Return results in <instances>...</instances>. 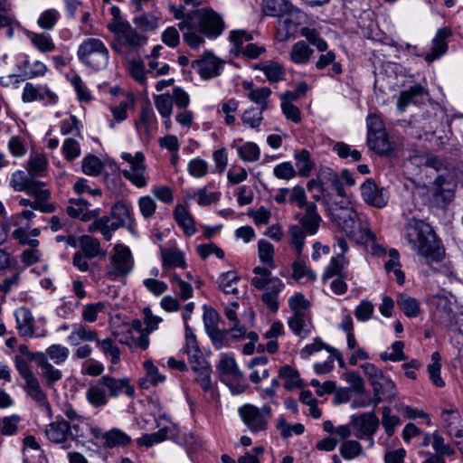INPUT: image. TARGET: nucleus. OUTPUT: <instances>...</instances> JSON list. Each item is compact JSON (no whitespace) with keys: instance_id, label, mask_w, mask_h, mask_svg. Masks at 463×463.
Returning a JSON list of instances; mask_svg holds the SVG:
<instances>
[{"instance_id":"f257e3e1","label":"nucleus","mask_w":463,"mask_h":463,"mask_svg":"<svg viewBox=\"0 0 463 463\" xmlns=\"http://www.w3.org/2000/svg\"><path fill=\"white\" fill-rule=\"evenodd\" d=\"M405 239L411 249L428 264L442 260L444 251L431 227L421 220L412 217L405 226Z\"/></svg>"},{"instance_id":"f03ea898","label":"nucleus","mask_w":463,"mask_h":463,"mask_svg":"<svg viewBox=\"0 0 463 463\" xmlns=\"http://www.w3.org/2000/svg\"><path fill=\"white\" fill-rule=\"evenodd\" d=\"M79 61L86 67L100 71L107 67L109 52L104 43L98 38H87L78 47Z\"/></svg>"},{"instance_id":"7ed1b4c3","label":"nucleus","mask_w":463,"mask_h":463,"mask_svg":"<svg viewBox=\"0 0 463 463\" xmlns=\"http://www.w3.org/2000/svg\"><path fill=\"white\" fill-rule=\"evenodd\" d=\"M14 364L18 373L24 381V389L27 395L40 406L49 410L50 404L47 395L42 389L40 382L32 371L28 362L22 355H16Z\"/></svg>"},{"instance_id":"20e7f679","label":"nucleus","mask_w":463,"mask_h":463,"mask_svg":"<svg viewBox=\"0 0 463 463\" xmlns=\"http://www.w3.org/2000/svg\"><path fill=\"white\" fill-rule=\"evenodd\" d=\"M238 413L244 425L252 433L265 431L272 417V410L268 404L257 407L251 403H246L238 408Z\"/></svg>"},{"instance_id":"39448f33","label":"nucleus","mask_w":463,"mask_h":463,"mask_svg":"<svg viewBox=\"0 0 463 463\" xmlns=\"http://www.w3.org/2000/svg\"><path fill=\"white\" fill-rule=\"evenodd\" d=\"M134 260L128 247L122 244H116L109 262L106 266V276L110 280H118L132 272Z\"/></svg>"},{"instance_id":"423d86ee","label":"nucleus","mask_w":463,"mask_h":463,"mask_svg":"<svg viewBox=\"0 0 463 463\" xmlns=\"http://www.w3.org/2000/svg\"><path fill=\"white\" fill-rule=\"evenodd\" d=\"M121 158L129 165V169L122 171L124 177L138 188L146 186V166L144 154L138 151L132 156L130 153L123 152Z\"/></svg>"},{"instance_id":"0eeeda50","label":"nucleus","mask_w":463,"mask_h":463,"mask_svg":"<svg viewBox=\"0 0 463 463\" xmlns=\"http://www.w3.org/2000/svg\"><path fill=\"white\" fill-rule=\"evenodd\" d=\"M194 20L198 21L200 33L207 37H217L223 30L222 17L212 9L203 8L194 11Z\"/></svg>"},{"instance_id":"6e6552de","label":"nucleus","mask_w":463,"mask_h":463,"mask_svg":"<svg viewBox=\"0 0 463 463\" xmlns=\"http://www.w3.org/2000/svg\"><path fill=\"white\" fill-rule=\"evenodd\" d=\"M223 65L224 61L211 52H204L192 63V67L203 80H210L221 75Z\"/></svg>"},{"instance_id":"1a4fd4ad","label":"nucleus","mask_w":463,"mask_h":463,"mask_svg":"<svg viewBox=\"0 0 463 463\" xmlns=\"http://www.w3.org/2000/svg\"><path fill=\"white\" fill-rule=\"evenodd\" d=\"M440 418L448 434L456 439V443H459L458 439L463 437V418L458 409L447 403L441 410Z\"/></svg>"},{"instance_id":"9d476101","label":"nucleus","mask_w":463,"mask_h":463,"mask_svg":"<svg viewBox=\"0 0 463 463\" xmlns=\"http://www.w3.org/2000/svg\"><path fill=\"white\" fill-rule=\"evenodd\" d=\"M329 214L331 221L345 233V227L352 226V222L356 220L360 213L346 202L343 205L338 203L332 204L329 207Z\"/></svg>"},{"instance_id":"9b49d317","label":"nucleus","mask_w":463,"mask_h":463,"mask_svg":"<svg viewBox=\"0 0 463 463\" xmlns=\"http://www.w3.org/2000/svg\"><path fill=\"white\" fill-rule=\"evenodd\" d=\"M345 234L359 243L375 242V235L370 230L367 219L363 214H359L352 222V226L345 227Z\"/></svg>"},{"instance_id":"f8f14e48","label":"nucleus","mask_w":463,"mask_h":463,"mask_svg":"<svg viewBox=\"0 0 463 463\" xmlns=\"http://www.w3.org/2000/svg\"><path fill=\"white\" fill-rule=\"evenodd\" d=\"M430 304L435 307V317L445 326H450L455 323V314L452 310V302L445 296H432Z\"/></svg>"},{"instance_id":"ddd939ff","label":"nucleus","mask_w":463,"mask_h":463,"mask_svg":"<svg viewBox=\"0 0 463 463\" xmlns=\"http://www.w3.org/2000/svg\"><path fill=\"white\" fill-rule=\"evenodd\" d=\"M99 383L108 390L109 396L114 398L121 394H126L130 397L135 392L133 386L129 383V379L127 377L114 378L109 375H103L99 379Z\"/></svg>"},{"instance_id":"4468645a","label":"nucleus","mask_w":463,"mask_h":463,"mask_svg":"<svg viewBox=\"0 0 463 463\" xmlns=\"http://www.w3.org/2000/svg\"><path fill=\"white\" fill-rule=\"evenodd\" d=\"M274 200L279 204L296 203L298 207L304 208L307 203V195L304 188L297 184L292 188H279L274 195Z\"/></svg>"},{"instance_id":"2eb2a0df","label":"nucleus","mask_w":463,"mask_h":463,"mask_svg":"<svg viewBox=\"0 0 463 463\" xmlns=\"http://www.w3.org/2000/svg\"><path fill=\"white\" fill-rule=\"evenodd\" d=\"M361 194L364 201L372 206L383 208L387 204L383 189L379 188L372 179H367L361 185Z\"/></svg>"},{"instance_id":"dca6fc26","label":"nucleus","mask_w":463,"mask_h":463,"mask_svg":"<svg viewBox=\"0 0 463 463\" xmlns=\"http://www.w3.org/2000/svg\"><path fill=\"white\" fill-rule=\"evenodd\" d=\"M16 318V329L19 335L25 338L33 336H44L45 333L36 335L34 332V317L32 312L25 307L19 308L14 313Z\"/></svg>"},{"instance_id":"f3484780","label":"nucleus","mask_w":463,"mask_h":463,"mask_svg":"<svg viewBox=\"0 0 463 463\" xmlns=\"http://www.w3.org/2000/svg\"><path fill=\"white\" fill-rule=\"evenodd\" d=\"M10 185L14 191L26 192L27 194H35L37 188L43 187L45 184L36 179H33L30 175H26L22 170H17L12 175Z\"/></svg>"},{"instance_id":"a211bd4d","label":"nucleus","mask_w":463,"mask_h":463,"mask_svg":"<svg viewBox=\"0 0 463 463\" xmlns=\"http://www.w3.org/2000/svg\"><path fill=\"white\" fill-rule=\"evenodd\" d=\"M178 28L183 32L184 41L190 48L196 50L204 43L203 37L197 33L196 23L193 15L180 21Z\"/></svg>"},{"instance_id":"6ab92c4d","label":"nucleus","mask_w":463,"mask_h":463,"mask_svg":"<svg viewBox=\"0 0 463 463\" xmlns=\"http://www.w3.org/2000/svg\"><path fill=\"white\" fill-rule=\"evenodd\" d=\"M451 30L448 27L438 29L432 40V48L430 52L425 55V61L427 62H432L433 61L439 59L447 52V39L451 36Z\"/></svg>"},{"instance_id":"aec40b11","label":"nucleus","mask_w":463,"mask_h":463,"mask_svg":"<svg viewBox=\"0 0 463 463\" xmlns=\"http://www.w3.org/2000/svg\"><path fill=\"white\" fill-rule=\"evenodd\" d=\"M35 197L34 201H31L29 199H21L20 204L22 206H30L33 210H39L42 213H51L54 212L55 207L48 202V199L51 196V192L48 189L43 187L37 188V192L35 194H29Z\"/></svg>"},{"instance_id":"412c9836","label":"nucleus","mask_w":463,"mask_h":463,"mask_svg":"<svg viewBox=\"0 0 463 463\" xmlns=\"http://www.w3.org/2000/svg\"><path fill=\"white\" fill-rule=\"evenodd\" d=\"M299 14L298 9L297 12H290L289 14L279 16L276 38L279 42L288 40L296 32L298 22L295 21L297 15Z\"/></svg>"},{"instance_id":"4be33fe9","label":"nucleus","mask_w":463,"mask_h":463,"mask_svg":"<svg viewBox=\"0 0 463 463\" xmlns=\"http://www.w3.org/2000/svg\"><path fill=\"white\" fill-rule=\"evenodd\" d=\"M71 332L67 337V342L71 345H78L80 342H96L98 341V332L88 326L75 323L71 326Z\"/></svg>"},{"instance_id":"5701e85b","label":"nucleus","mask_w":463,"mask_h":463,"mask_svg":"<svg viewBox=\"0 0 463 463\" xmlns=\"http://www.w3.org/2000/svg\"><path fill=\"white\" fill-rule=\"evenodd\" d=\"M426 95V90L420 85H414L402 91L397 98V109L400 112L406 110L410 104H417Z\"/></svg>"},{"instance_id":"b1692460","label":"nucleus","mask_w":463,"mask_h":463,"mask_svg":"<svg viewBox=\"0 0 463 463\" xmlns=\"http://www.w3.org/2000/svg\"><path fill=\"white\" fill-rule=\"evenodd\" d=\"M45 435L53 443H63L71 435L70 425L64 420L52 422L46 426Z\"/></svg>"},{"instance_id":"393cba45","label":"nucleus","mask_w":463,"mask_h":463,"mask_svg":"<svg viewBox=\"0 0 463 463\" xmlns=\"http://www.w3.org/2000/svg\"><path fill=\"white\" fill-rule=\"evenodd\" d=\"M160 257L162 260V267L164 269H185L187 267L184 253L177 248L166 249L160 247Z\"/></svg>"},{"instance_id":"a878e982","label":"nucleus","mask_w":463,"mask_h":463,"mask_svg":"<svg viewBox=\"0 0 463 463\" xmlns=\"http://www.w3.org/2000/svg\"><path fill=\"white\" fill-rule=\"evenodd\" d=\"M352 423L364 434L372 437L377 430L379 420L373 412L352 417Z\"/></svg>"},{"instance_id":"bb28decb","label":"nucleus","mask_w":463,"mask_h":463,"mask_svg":"<svg viewBox=\"0 0 463 463\" xmlns=\"http://www.w3.org/2000/svg\"><path fill=\"white\" fill-rule=\"evenodd\" d=\"M304 207L306 213L300 219V227H302L308 235H315L317 232L321 221L317 212V205L314 203H307Z\"/></svg>"},{"instance_id":"cd10ccee","label":"nucleus","mask_w":463,"mask_h":463,"mask_svg":"<svg viewBox=\"0 0 463 463\" xmlns=\"http://www.w3.org/2000/svg\"><path fill=\"white\" fill-rule=\"evenodd\" d=\"M262 11L268 16L278 18L290 12H297L288 0H263Z\"/></svg>"},{"instance_id":"c85d7f7f","label":"nucleus","mask_w":463,"mask_h":463,"mask_svg":"<svg viewBox=\"0 0 463 463\" xmlns=\"http://www.w3.org/2000/svg\"><path fill=\"white\" fill-rule=\"evenodd\" d=\"M118 33L123 43L135 51H137L138 48L147 42V38L145 35L139 33L137 29L131 27L129 24L122 25Z\"/></svg>"},{"instance_id":"c756f323","label":"nucleus","mask_w":463,"mask_h":463,"mask_svg":"<svg viewBox=\"0 0 463 463\" xmlns=\"http://www.w3.org/2000/svg\"><path fill=\"white\" fill-rule=\"evenodd\" d=\"M113 335L118 343L127 345L131 350H135L137 347L146 350L150 344L149 338H146V335L134 338L130 328H128L126 331H116Z\"/></svg>"},{"instance_id":"7c9ffc66","label":"nucleus","mask_w":463,"mask_h":463,"mask_svg":"<svg viewBox=\"0 0 463 463\" xmlns=\"http://www.w3.org/2000/svg\"><path fill=\"white\" fill-rule=\"evenodd\" d=\"M38 367L41 369V375L44 379L48 387H52L57 382L62 378V373L60 369L55 368L44 355H38Z\"/></svg>"},{"instance_id":"2f4dec72","label":"nucleus","mask_w":463,"mask_h":463,"mask_svg":"<svg viewBox=\"0 0 463 463\" xmlns=\"http://www.w3.org/2000/svg\"><path fill=\"white\" fill-rule=\"evenodd\" d=\"M49 163L43 154H32L26 163V170L33 179L43 177L47 172Z\"/></svg>"},{"instance_id":"473e14b6","label":"nucleus","mask_w":463,"mask_h":463,"mask_svg":"<svg viewBox=\"0 0 463 463\" xmlns=\"http://www.w3.org/2000/svg\"><path fill=\"white\" fill-rule=\"evenodd\" d=\"M367 145L371 150L379 155H389L392 152V145L386 131H380L378 134L372 132L370 135H367Z\"/></svg>"},{"instance_id":"72a5a7b5","label":"nucleus","mask_w":463,"mask_h":463,"mask_svg":"<svg viewBox=\"0 0 463 463\" xmlns=\"http://www.w3.org/2000/svg\"><path fill=\"white\" fill-rule=\"evenodd\" d=\"M161 14L154 11L143 12L133 18V24L142 31H154L158 28Z\"/></svg>"},{"instance_id":"f704fd0d","label":"nucleus","mask_w":463,"mask_h":463,"mask_svg":"<svg viewBox=\"0 0 463 463\" xmlns=\"http://www.w3.org/2000/svg\"><path fill=\"white\" fill-rule=\"evenodd\" d=\"M174 215L176 222L186 235L192 236L195 233L194 219L184 206L178 204L174 211Z\"/></svg>"},{"instance_id":"c9c22d12","label":"nucleus","mask_w":463,"mask_h":463,"mask_svg":"<svg viewBox=\"0 0 463 463\" xmlns=\"http://www.w3.org/2000/svg\"><path fill=\"white\" fill-rule=\"evenodd\" d=\"M255 70L263 71L268 80L271 83L282 80L285 76L283 67L275 61H267L254 65Z\"/></svg>"},{"instance_id":"e433bc0d","label":"nucleus","mask_w":463,"mask_h":463,"mask_svg":"<svg viewBox=\"0 0 463 463\" xmlns=\"http://www.w3.org/2000/svg\"><path fill=\"white\" fill-rule=\"evenodd\" d=\"M114 221H111L112 229L118 230L130 221V206L125 202L117 203L111 210Z\"/></svg>"},{"instance_id":"4c0bfd02","label":"nucleus","mask_w":463,"mask_h":463,"mask_svg":"<svg viewBox=\"0 0 463 463\" xmlns=\"http://www.w3.org/2000/svg\"><path fill=\"white\" fill-rule=\"evenodd\" d=\"M79 246L83 254L90 259L96 258L99 255L104 256L105 252L100 250V243L98 239L90 235H82L79 238Z\"/></svg>"},{"instance_id":"58836bf2","label":"nucleus","mask_w":463,"mask_h":463,"mask_svg":"<svg viewBox=\"0 0 463 463\" xmlns=\"http://www.w3.org/2000/svg\"><path fill=\"white\" fill-rule=\"evenodd\" d=\"M217 370L221 373L222 377L232 376L237 379L241 376L233 356L228 354H221L217 364Z\"/></svg>"},{"instance_id":"ea45409f","label":"nucleus","mask_w":463,"mask_h":463,"mask_svg":"<svg viewBox=\"0 0 463 463\" xmlns=\"http://www.w3.org/2000/svg\"><path fill=\"white\" fill-rule=\"evenodd\" d=\"M349 261L345 256L332 257L329 264L326 267L322 279L326 280L337 276L345 277L344 270L347 267Z\"/></svg>"},{"instance_id":"a19ab883","label":"nucleus","mask_w":463,"mask_h":463,"mask_svg":"<svg viewBox=\"0 0 463 463\" xmlns=\"http://www.w3.org/2000/svg\"><path fill=\"white\" fill-rule=\"evenodd\" d=\"M157 428H159V430L156 432L145 434L139 439H137V444L138 446H145L146 448H150L155 444H158L165 440L170 432V427L161 426V423H157Z\"/></svg>"},{"instance_id":"79ce46f5","label":"nucleus","mask_w":463,"mask_h":463,"mask_svg":"<svg viewBox=\"0 0 463 463\" xmlns=\"http://www.w3.org/2000/svg\"><path fill=\"white\" fill-rule=\"evenodd\" d=\"M313 50L304 41H298L293 44L289 52V58L295 64H306L309 61Z\"/></svg>"},{"instance_id":"37998d69","label":"nucleus","mask_w":463,"mask_h":463,"mask_svg":"<svg viewBox=\"0 0 463 463\" xmlns=\"http://www.w3.org/2000/svg\"><path fill=\"white\" fill-rule=\"evenodd\" d=\"M288 234L289 238V244L295 250L296 256L301 257L305 245V239L307 233L299 225H291L288 228Z\"/></svg>"},{"instance_id":"c03bdc74","label":"nucleus","mask_w":463,"mask_h":463,"mask_svg":"<svg viewBox=\"0 0 463 463\" xmlns=\"http://www.w3.org/2000/svg\"><path fill=\"white\" fill-rule=\"evenodd\" d=\"M397 305L399 308L404 313V315L408 317H416L420 310L419 301L407 295V294H400L397 297Z\"/></svg>"},{"instance_id":"a18cd8bd","label":"nucleus","mask_w":463,"mask_h":463,"mask_svg":"<svg viewBox=\"0 0 463 463\" xmlns=\"http://www.w3.org/2000/svg\"><path fill=\"white\" fill-rule=\"evenodd\" d=\"M326 184H328L339 196L344 195V185L341 177L330 169L323 171L320 175L319 185L321 190H324Z\"/></svg>"},{"instance_id":"49530a36","label":"nucleus","mask_w":463,"mask_h":463,"mask_svg":"<svg viewBox=\"0 0 463 463\" xmlns=\"http://www.w3.org/2000/svg\"><path fill=\"white\" fill-rule=\"evenodd\" d=\"M96 345L104 356L110 359L112 364H118L120 362L121 352L111 338L98 339Z\"/></svg>"},{"instance_id":"de8ad7c7","label":"nucleus","mask_w":463,"mask_h":463,"mask_svg":"<svg viewBox=\"0 0 463 463\" xmlns=\"http://www.w3.org/2000/svg\"><path fill=\"white\" fill-rule=\"evenodd\" d=\"M453 184L438 176L433 183V194L443 202H450L454 196Z\"/></svg>"},{"instance_id":"09e8293b","label":"nucleus","mask_w":463,"mask_h":463,"mask_svg":"<svg viewBox=\"0 0 463 463\" xmlns=\"http://www.w3.org/2000/svg\"><path fill=\"white\" fill-rule=\"evenodd\" d=\"M86 399L93 407H102L108 404L109 400L106 395L104 387L97 384L90 385L86 391Z\"/></svg>"},{"instance_id":"8fccbe9b","label":"nucleus","mask_w":463,"mask_h":463,"mask_svg":"<svg viewBox=\"0 0 463 463\" xmlns=\"http://www.w3.org/2000/svg\"><path fill=\"white\" fill-rule=\"evenodd\" d=\"M94 219L95 221L89 225L88 231L90 232H99L106 241H110L113 232L116 231L115 229H112L111 220L107 216L100 218L98 216Z\"/></svg>"},{"instance_id":"3c124183","label":"nucleus","mask_w":463,"mask_h":463,"mask_svg":"<svg viewBox=\"0 0 463 463\" xmlns=\"http://www.w3.org/2000/svg\"><path fill=\"white\" fill-rule=\"evenodd\" d=\"M306 278L308 281H315L317 279V274L310 269L301 260V257L296 256V260L292 263V279L299 280Z\"/></svg>"},{"instance_id":"603ef678","label":"nucleus","mask_w":463,"mask_h":463,"mask_svg":"<svg viewBox=\"0 0 463 463\" xmlns=\"http://www.w3.org/2000/svg\"><path fill=\"white\" fill-rule=\"evenodd\" d=\"M389 260L385 263V269L388 273L393 272L396 281L402 285L404 283L405 276L400 267V254L395 249L389 250Z\"/></svg>"},{"instance_id":"864d4df0","label":"nucleus","mask_w":463,"mask_h":463,"mask_svg":"<svg viewBox=\"0 0 463 463\" xmlns=\"http://www.w3.org/2000/svg\"><path fill=\"white\" fill-rule=\"evenodd\" d=\"M239 157L245 162H256L260 159V150L254 142H245L236 147Z\"/></svg>"},{"instance_id":"5fc2aeb1","label":"nucleus","mask_w":463,"mask_h":463,"mask_svg":"<svg viewBox=\"0 0 463 463\" xmlns=\"http://www.w3.org/2000/svg\"><path fill=\"white\" fill-rule=\"evenodd\" d=\"M43 354L48 360L50 359L54 364L60 365L68 360L70 350L62 345L54 344L50 345Z\"/></svg>"},{"instance_id":"6e6d98bb","label":"nucleus","mask_w":463,"mask_h":463,"mask_svg":"<svg viewBox=\"0 0 463 463\" xmlns=\"http://www.w3.org/2000/svg\"><path fill=\"white\" fill-rule=\"evenodd\" d=\"M295 160L298 168V175L303 177H307L314 166V164L311 161L310 153L307 150L303 149L295 154Z\"/></svg>"},{"instance_id":"4d7b16f0","label":"nucleus","mask_w":463,"mask_h":463,"mask_svg":"<svg viewBox=\"0 0 463 463\" xmlns=\"http://www.w3.org/2000/svg\"><path fill=\"white\" fill-rule=\"evenodd\" d=\"M225 317L231 323L230 332L234 339H241L246 335V329L240 325L236 310L233 307H225Z\"/></svg>"},{"instance_id":"13d9d810","label":"nucleus","mask_w":463,"mask_h":463,"mask_svg":"<svg viewBox=\"0 0 463 463\" xmlns=\"http://www.w3.org/2000/svg\"><path fill=\"white\" fill-rule=\"evenodd\" d=\"M239 279L240 278L235 271H227L222 273L218 279L219 288L225 294H237L238 288L236 285Z\"/></svg>"},{"instance_id":"bf43d9fd","label":"nucleus","mask_w":463,"mask_h":463,"mask_svg":"<svg viewBox=\"0 0 463 463\" xmlns=\"http://www.w3.org/2000/svg\"><path fill=\"white\" fill-rule=\"evenodd\" d=\"M103 439L108 447L113 448L116 446L128 445L131 439L130 437L118 429H112L103 435Z\"/></svg>"},{"instance_id":"052dcab7","label":"nucleus","mask_w":463,"mask_h":463,"mask_svg":"<svg viewBox=\"0 0 463 463\" xmlns=\"http://www.w3.org/2000/svg\"><path fill=\"white\" fill-rule=\"evenodd\" d=\"M440 354L438 352H434L431 354V363L428 365L430 378L437 387H443L445 385L444 381L440 377Z\"/></svg>"},{"instance_id":"680f3d73","label":"nucleus","mask_w":463,"mask_h":463,"mask_svg":"<svg viewBox=\"0 0 463 463\" xmlns=\"http://www.w3.org/2000/svg\"><path fill=\"white\" fill-rule=\"evenodd\" d=\"M128 71L131 77L139 84L146 85L147 71L145 70L143 61L139 60H130L127 64Z\"/></svg>"},{"instance_id":"e2e57ef3","label":"nucleus","mask_w":463,"mask_h":463,"mask_svg":"<svg viewBox=\"0 0 463 463\" xmlns=\"http://www.w3.org/2000/svg\"><path fill=\"white\" fill-rule=\"evenodd\" d=\"M154 102L162 118H170L173 111V99L169 94L164 93L154 96Z\"/></svg>"},{"instance_id":"0e129e2a","label":"nucleus","mask_w":463,"mask_h":463,"mask_svg":"<svg viewBox=\"0 0 463 463\" xmlns=\"http://www.w3.org/2000/svg\"><path fill=\"white\" fill-rule=\"evenodd\" d=\"M373 392H380L387 400H392L396 395L394 383L385 375H383L375 384L373 386Z\"/></svg>"},{"instance_id":"69168bd1","label":"nucleus","mask_w":463,"mask_h":463,"mask_svg":"<svg viewBox=\"0 0 463 463\" xmlns=\"http://www.w3.org/2000/svg\"><path fill=\"white\" fill-rule=\"evenodd\" d=\"M33 45L41 52H50L55 49L52 37L46 33H33L30 37Z\"/></svg>"},{"instance_id":"338daca9","label":"nucleus","mask_w":463,"mask_h":463,"mask_svg":"<svg viewBox=\"0 0 463 463\" xmlns=\"http://www.w3.org/2000/svg\"><path fill=\"white\" fill-rule=\"evenodd\" d=\"M170 280L174 289L178 292L179 297L183 300H187L193 297V287L188 282L183 280L178 274L173 273Z\"/></svg>"},{"instance_id":"774afa93","label":"nucleus","mask_w":463,"mask_h":463,"mask_svg":"<svg viewBox=\"0 0 463 463\" xmlns=\"http://www.w3.org/2000/svg\"><path fill=\"white\" fill-rule=\"evenodd\" d=\"M288 325L292 332L301 338H306L310 334V330L305 327L303 313H294V316L288 319Z\"/></svg>"}]
</instances>
